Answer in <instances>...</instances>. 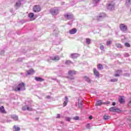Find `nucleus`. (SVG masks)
<instances>
[{"instance_id":"nucleus-52","label":"nucleus","mask_w":131,"mask_h":131,"mask_svg":"<svg viewBox=\"0 0 131 131\" xmlns=\"http://www.w3.org/2000/svg\"><path fill=\"white\" fill-rule=\"evenodd\" d=\"M18 1H19V2H23V0H18Z\"/></svg>"},{"instance_id":"nucleus-34","label":"nucleus","mask_w":131,"mask_h":131,"mask_svg":"<svg viewBox=\"0 0 131 131\" xmlns=\"http://www.w3.org/2000/svg\"><path fill=\"white\" fill-rule=\"evenodd\" d=\"M129 75H130V74L129 73H125L123 74V76H125L127 77H129Z\"/></svg>"},{"instance_id":"nucleus-23","label":"nucleus","mask_w":131,"mask_h":131,"mask_svg":"<svg viewBox=\"0 0 131 131\" xmlns=\"http://www.w3.org/2000/svg\"><path fill=\"white\" fill-rule=\"evenodd\" d=\"M0 112H1V113H3V114L6 113V110H5V108L4 107V106H2L0 107Z\"/></svg>"},{"instance_id":"nucleus-53","label":"nucleus","mask_w":131,"mask_h":131,"mask_svg":"<svg viewBox=\"0 0 131 131\" xmlns=\"http://www.w3.org/2000/svg\"><path fill=\"white\" fill-rule=\"evenodd\" d=\"M2 53H5V51L4 50L2 51Z\"/></svg>"},{"instance_id":"nucleus-2","label":"nucleus","mask_w":131,"mask_h":131,"mask_svg":"<svg viewBox=\"0 0 131 131\" xmlns=\"http://www.w3.org/2000/svg\"><path fill=\"white\" fill-rule=\"evenodd\" d=\"M50 13L53 16H56L59 14V8L57 7L51 8L50 10Z\"/></svg>"},{"instance_id":"nucleus-19","label":"nucleus","mask_w":131,"mask_h":131,"mask_svg":"<svg viewBox=\"0 0 131 131\" xmlns=\"http://www.w3.org/2000/svg\"><path fill=\"white\" fill-rule=\"evenodd\" d=\"M78 106L79 108H81L82 107V105L83 104L82 100L78 99Z\"/></svg>"},{"instance_id":"nucleus-7","label":"nucleus","mask_w":131,"mask_h":131,"mask_svg":"<svg viewBox=\"0 0 131 131\" xmlns=\"http://www.w3.org/2000/svg\"><path fill=\"white\" fill-rule=\"evenodd\" d=\"M109 111H111V112H118V113L121 112L120 110L116 107H112L110 108Z\"/></svg>"},{"instance_id":"nucleus-13","label":"nucleus","mask_w":131,"mask_h":131,"mask_svg":"<svg viewBox=\"0 0 131 131\" xmlns=\"http://www.w3.org/2000/svg\"><path fill=\"white\" fill-rule=\"evenodd\" d=\"M121 73H122V71L118 70V71H116V74L114 75V76H115V77H119Z\"/></svg>"},{"instance_id":"nucleus-36","label":"nucleus","mask_w":131,"mask_h":131,"mask_svg":"<svg viewBox=\"0 0 131 131\" xmlns=\"http://www.w3.org/2000/svg\"><path fill=\"white\" fill-rule=\"evenodd\" d=\"M99 2H100V0H93V4L94 5H96V4H98V3H99Z\"/></svg>"},{"instance_id":"nucleus-20","label":"nucleus","mask_w":131,"mask_h":131,"mask_svg":"<svg viewBox=\"0 0 131 131\" xmlns=\"http://www.w3.org/2000/svg\"><path fill=\"white\" fill-rule=\"evenodd\" d=\"M76 73H77V72L75 71H69L68 72L69 75H70L71 76L72 75H75Z\"/></svg>"},{"instance_id":"nucleus-6","label":"nucleus","mask_w":131,"mask_h":131,"mask_svg":"<svg viewBox=\"0 0 131 131\" xmlns=\"http://www.w3.org/2000/svg\"><path fill=\"white\" fill-rule=\"evenodd\" d=\"M33 11L35 13H38L40 12V6L39 5H35L33 8Z\"/></svg>"},{"instance_id":"nucleus-4","label":"nucleus","mask_w":131,"mask_h":131,"mask_svg":"<svg viewBox=\"0 0 131 131\" xmlns=\"http://www.w3.org/2000/svg\"><path fill=\"white\" fill-rule=\"evenodd\" d=\"M119 27L121 31H122L123 32H125V31L127 30V26L124 24H120Z\"/></svg>"},{"instance_id":"nucleus-54","label":"nucleus","mask_w":131,"mask_h":131,"mask_svg":"<svg viewBox=\"0 0 131 131\" xmlns=\"http://www.w3.org/2000/svg\"><path fill=\"white\" fill-rule=\"evenodd\" d=\"M53 80H56V79H52Z\"/></svg>"},{"instance_id":"nucleus-35","label":"nucleus","mask_w":131,"mask_h":131,"mask_svg":"<svg viewBox=\"0 0 131 131\" xmlns=\"http://www.w3.org/2000/svg\"><path fill=\"white\" fill-rule=\"evenodd\" d=\"M125 47L126 48H130V45L127 42L125 43Z\"/></svg>"},{"instance_id":"nucleus-30","label":"nucleus","mask_w":131,"mask_h":131,"mask_svg":"<svg viewBox=\"0 0 131 131\" xmlns=\"http://www.w3.org/2000/svg\"><path fill=\"white\" fill-rule=\"evenodd\" d=\"M116 46L117 48H120V49H122V45L120 43H117L116 45Z\"/></svg>"},{"instance_id":"nucleus-14","label":"nucleus","mask_w":131,"mask_h":131,"mask_svg":"<svg viewBox=\"0 0 131 131\" xmlns=\"http://www.w3.org/2000/svg\"><path fill=\"white\" fill-rule=\"evenodd\" d=\"M34 79L36 80V81H39L40 82L44 81L45 80V79H42V78L39 77H35Z\"/></svg>"},{"instance_id":"nucleus-15","label":"nucleus","mask_w":131,"mask_h":131,"mask_svg":"<svg viewBox=\"0 0 131 131\" xmlns=\"http://www.w3.org/2000/svg\"><path fill=\"white\" fill-rule=\"evenodd\" d=\"M77 32V30L75 28H73L69 31L70 34H75Z\"/></svg>"},{"instance_id":"nucleus-27","label":"nucleus","mask_w":131,"mask_h":131,"mask_svg":"<svg viewBox=\"0 0 131 131\" xmlns=\"http://www.w3.org/2000/svg\"><path fill=\"white\" fill-rule=\"evenodd\" d=\"M119 102H120V104H122V103H123V102H124V100L123 99V98L122 96H121L119 98Z\"/></svg>"},{"instance_id":"nucleus-33","label":"nucleus","mask_w":131,"mask_h":131,"mask_svg":"<svg viewBox=\"0 0 131 131\" xmlns=\"http://www.w3.org/2000/svg\"><path fill=\"white\" fill-rule=\"evenodd\" d=\"M112 43V41L111 40H108L106 41V46H110Z\"/></svg>"},{"instance_id":"nucleus-38","label":"nucleus","mask_w":131,"mask_h":131,"mask_svg":"<svg viewBox=\"0 0 131 131\" xmlns=\"http://www.w3.org/2000/svg\"><path fill=\"white\" fill-rule=\"evenodd\" d=\"M124 56L125 57H129V54L125 53L124 54Z\"/></svg>"},{"instance_id":"nucleus-50","label":"nucleus","mask_w":131,"mask_h":131,"mask_svg":"<svg viewBox=\"0 0 131 131\" xmlns=\"http://www.w3.org/2000/svg\"><path fill=\"white\" fill-rule=\"evenodd\" d=\"M92 118H93V116H89V119H92Z\"/></svg>"},{"instance_id":"nucleus-55","label":"nucleus","mask_w":131,"mask_h":131,"mask_svg":"<svg viewBox=\"0 0 131 131\" xmlns=\"http://www.w3.org/2000/svg\"><path fill=\"white\" fill-rule=\"evenodd\" d=\"M129 126H130V127H131V124H129Z\"/></svg>"},{"instance_id":"nucleus-8","label":"nucleus","mask_w":131,"mask_h":131,"mask_svg":"<svg viewBox=\"0 0 131 131\" xmlns=\"http://www.w3.org/2000/svg\"><path fill=\"white\" fill-rule=\"evenodd\" d=\"M104 17H105V13H101L97 17V19L98 21H102Z\"/></svg>"},{"instance_id":"nucleus-5","label":"nucleus","mask_w":131,"mask_h":131,"mask_svg":"<svg viewBox=\"0 0 131 131\" xmlns=\"http://www.w3.org/2000/svg\"><path fill=\"white\" fill-rule=\"evenodd\" d=\"M104 104V105H108L109 104H110V102L109 101H106L105 102H102V100H98V101H97L96 102V106H101V105L102 104Z\"/></svg>"},{"instance_id":"nucleus-37","label":"nucleus","mask_w":131,"mask_h":131,"mask_svg":"<svg viewBox=\"0 0 131 131\" xmlns=\"http://www.w3.org/2000/svg\"><path fill=\"white\" fill-rule=\"evenodd\" d=\"M108 118H109V116H103V119L104 120H108Z\"/></svg>"},{"instance_id":"nucleus-31","label":"nucleus","mask_w":131,"mask_h":131,"mask_svg":"<svg viewBox=\"0 0 131 131\" xmlns=\"http://www.w3.org/2000/svg\"><path fill=\"white\" fill-rule=\"evenodd\" d=\"M29 18H33L34 17V14L33 13H30L29 14Z\"/></svg>"},{"instance_id":"nucleus-42","label":"nucleus","mask_w":131,"mask_h":131,"mask_svg":"<svg viewBox=\"0 0 131 131\" xmlns=\"http://www.w3.org/2000/svg\"><path fill=\"white\" fill-rule=\"evenodd\" d=\"M68 78H69V79H70L71 80H73L74 79V77H68Z\"/></svg>"},{"instance_id":"nucleus-24","label":"nucleus","mask_w":131,"mask_h":131,"mask_svg":"<svg viewBox=\"0 0 131 131\" xmlns=\"http://www.w3.org/2000/svg\"><path fill=\"white\" fill-rule=\"evenodd\" d=\"M103 65L101 64H98L97 66V69H98V70H103Z\"/></svg>"},{"instance_id":"nucleus-46","label":"nucleus","mask_w":131,"mask_h":131,"mask_svg":"<svg viewBox=\"0 0 131 131\" xmlns=\"http://www.w3.org/2000/svg\"><path fill=\"white\" fill-rule=\"evenodd\" d=\"M60 117H61V116L60 115V114H58L57 115L56 118H60Z\"/></svg>"},{"instance_id":"nucleus-51","label":"nucleus","mask_w":131,"mask_h":131,"mask_svg":"<svg viewBox=\"0 0 131 131\" xmlns=\"http://www.w3.org/2000/svg\"><path fill=\"white\" fill-rule=\"evenodd\" d=\"M39 119V118H36V120H38Z\"/></svg>"},{"instance_id":"nucleus-1","label":"nucleus","mask_w":131,"mask_h":131,"mask_svg":"<svg viewBox=\"0 0 131 131\" xmlns=\"http://www.w3.org/2000/svg\"><path fill=\"white\" fill-rule=\"evenodd\" d=\"M14 91L15 92H20V91H25V84L24 83L21 82L18 84V86L15 88Z\"/></svg>"},{"instance_id":"nucleus-39","label":"nucleus","mask_w":131,"mask_h":131,"mask_svg":"<svg viewBox=\"0 0 131 131\" xmlns=\"http://www.w3.org/2000/svg\"><path fill=\"white\" fill-rule=\"evenodd\" d=\"M23 110H24V111H25L26 110H27V105L23 106Z\"/></svg>"},{"instance_id":"nucleus-47","label":"nucleus","mask_w":131,"mask_h":131,"mask_svg":"<svg viewBox=\"0 0 131 131\" xmlns=\"http://www.w3.org/2000/svg\"><path fill=\"white\" fill-rule=\"evenodd\" d=\"M112 105H113V106H115V105H116V103H115V102H113L112 103Z\"/></svg>"},{"instance_id":"nucleus-9","label":"nucleus","mask_w":131,"mask_h":131,"mask_svg":"<svg viewBox=\"0 0 131 131\" xmlns=\"http://www.w3.org/2000/svg\"><path fill=\"white\" fill-rule=\"evenodd\" d=\"M21 1H19L16 2L15 4L14 5V8L16 10H18V9L21 7Z\"/></svg>"},{"instance_id":"nucleus-41","label":"nucleus","mask_w":131,"mask_h":131,"mask_svg":"<svg viewBox=\"0 0 131 131\" xmlns=\"http://www.w3.org/2000/svg\"><path fill=\"white\" fill-rule=\"evenodd\" d=\"M100 50H101V51H104V46H103V45H101L100 46Z\"/></svg>"},{"instance_id":"nucleus-25","label":"nucleus","mask_w":131,"mask_h":131,"mask_svg":"<svg viewBox=\"0 0 131 131\" xmlns=\"http://www.w3.org/2000/svg\"><path fill=\"white\" fill-rule=\"evenodd\" d=\"M11 118L13 119V120H18V116L16 115H13L11 116Z\"/></svg>"},{"instance_id":"nucleus-17","label":"nucleus","mask_w":131,"mask_h":131,"mask_svg":"<svg viewBox=\"0 0 131 131\" xmlns=\"http://www.w3.org/2000/svg\"><path fill=\"white\" fill-rule=\"evenodd\" d=\"M64 17H65V18H67V19H68V20H70V19L73 18V15L66 14V15H64Z\"/></svg>"},{"instance_id":"nucleus-3","label":"nucleus","mask_w":131,"mask_h":131,"mask_svg":"<svg viewBox=\"0 0 131 131\" xmlns=\"http://www.w3.org/2000/svg\"><path fill=\"white\" fill-rule=\"evenodd\" d=\"M107 9L110 11H113L115 9V3L111 2L108 3L107 5Z\"/></svg>"},{"instance_id":"nucleus-29","label":"nucleus","mask_w":131,"mask_h":131,"mask_svg":"<svg viewBox=\"0 0 131 131\" xmlns=\"http://www.w3.org/2000/svg\"><path fill=\"white\" fill-rule=\"evenodd\" d=\"M86 43L87 45H91V39L86 38Z\"/></svg>"},{"instance_id":"nucleus-16","label":"nucleus","mask_w":131,"mask_h":131,"mask_svg":"<svg viewBox=\"0 0 131 131\" xmlns=\"http://www.w3.org/2000/svg\"><path fill=\"white\" fill-rule=\"evenodd\" d=\"M71 57L72 58V59H76V58H78V57H79V54L77 53H73L71 54Z\"/></svg>"},{"instance_id":"nucleus-21","label":"nucleus","mask_w":131,"mask_h":131,"mask_svg":"<svg viewBox=\"0 0 131 131\" xmlns=\"http://www.w3.org/2000/svg\"><path fill=\"white\" fill-rule=\"evenodd\" d=\"M33 73H34V71H33V70L31 69L28 71L27 73L26 74V75H32V74H33Z\"/></svg>"},{"instance_id":"nucleus-57","label":"nucleus","mask_w":131,"mask_h":131,"mask_svg":"<svg viewBox=\"0 0 131 131\" xmlns=\"http://www.w3.org/2000/svg\"><path fill=\"white\" fill-rule=\"evenodd\" d=\"M20 74H23V73H20Z\"/></svg>"},{"instance_id":"nucleus-44","label":"nucleus","mask_w":131,"mask_h":131,"mask_svg":"<svg viewBox=\"0 0 131 131\" xmlns=\"http://www.w3.org/2000/svg\"><path fill=\"white\" fill-rule=\"evenodd\" d=\"M27 110H28V111H31L32 108H30V107L27 106Z\"/></svg>"},{"instance_id":"nucleus-43","label":"nucleus","mask_w":131,"mask_h":131,"mask_svg":"<svg viewBox=\"0 0 131 131\" xmlns=\"http://www.w3.org/2000/svg\"><path fill=\"white\" fill-rule=\"evenodd\" d=\"M66 120H67V121H70L71 120V118L70 117H67Z\"/></svg>"},{"instance_id":"nucleus-10","label":"nucleus","mask_w":131,"mask_h":131,"mask_svg":"<svg viewBox=\"0 0 131 131\" xmlns=\"http://www.w3.org/2000/svg\"><path fill=\"white\" fill-rule=\"evenodd\" d=\"M94 74L96 76V77H100V73L99 71L97 70L95 68L93 69Z\"/></svg>"},{"instance_id":"nucleus-18","label":"nucleus","mask_w":131,"mask_h":131,"mask_svg":"<svg viewBox=\"0 0 131 131\" xmlns=\"http://www.w3.org/2000/svg\"><path fill=\"white\" fill-rule=\"evenodd\" d=\"M83 78L85 81L88 82V83H91L92 82V80H91V79H90V78L86 76H84Z\"/></svg>"},{"instance_id":"nucleus-12","label":"nucleus","mask_w":131,"mask_h":131,"mask_svg":"<svg viewBox=\"0 0 131 131\" xmlns=\"http://www.w3.org/2000/svg\"><path fill=\"white\" fill-rule=\"evenodd\" d=\"M50 60H52V61H59L60 57L58 56L50 57Z\"/></svg>"},{"instance_id":"nucleus-22","label":"nucleus","mask_w":131,"mask_h":131,"mask_svg":"<svg viewBox=\"0 0 131 131\" xmlns=\"http://www.w3.org/2000/svg\"><path fill=\"white\" fill-rule=\"evenodd\" d=\"M130 1L131 0H125V6L126 7H129V6H130Z\"/></svg>"},{"instance_id":"nucleus-56","label":"nucleus","mask_w":131,"mask_h":131,"mask_svg":"<svg viewBox=\"0 0 131 131\" xmlns=\"http://www.w3.org/2000/svg\"><path fill=\"white\" fill-rule=\"evenodd\" d=\"M129 113H130V114H131V110H130Z\"/></svg>"},{"instance_id":"nucleus-26","label":"nucleus","mask_w":131,"mask_h":131,"mask_svg":"<svg viewBox=\"0 0 131 131\" xmlns=\"http://www.w3.org/2000/svg\"><path fill=\"white\" fill-rule=\"evenodd\" d=\"M13 128H14V131H20L21 130V128L19 127H18L16 125H14Z\"/></svg>"},{"instance_id":"nucleus-45","label":"nucleus","mask_w":131,"mask_h":131,"mask_svg":"<svg viewBox=\"0 0 131 131\" xmlns=\"http://www.w3.org/2000/svg\"><path fill=\"white\" fill-rule=\"evenodd\" d=\"M90 123L86 125V128H90Z\"/></svg>"},{"instance_id":"nucleus-40","label":"nucleus","mask_w":131,"mask_h":131,"mask_svg":"<svg viewBox=\"0 0 131 131\" xmlns=\"http://www.w3.org/2000/svg\"><path fill=\"white\" fill-rule=\"evenodd\" d=\"M73 119L74 120H78V119H79V117L78 116H76L75 117L73 118Z\"/></svg>"},{"instance_id":"nucleus-49","label":"nucleus","mask_w":131,"mask_h":131,"mask_svg":"<svg viewBox=\"0 0 131 131\" xmlns=\"http://www.w3.org/2000/svg\"><path fill=\"white\" fill-rule=\"evenodd\" d=\"M128 105L129 106H131V99H130V101L129 102Z\"/></svg>"},{"instance_id":"nucleus-28","label":"nucleus","mask_w":131,"mask_h":131,"mask_svg":"<svg viewBox=\"0 0 131 131\" xmlns=\"http://www.w3.org/2000/svg\"><path fill=\"white\" fill-rule=\"evenodd\" d=\"M65 64L66 65H70V64H73V62L71 61V60H66Z\"/></svg>"},{"instance_id":"nucleus-48","label":"nucleus","mask_w":131,"mask_h":131,"mask_svg":"<svg viewBox=\"0 0 131 131\" xmlns=\"http://www.w3.org/2000/svg\"><path fill=\"white\" fill-rule=\"evenodd\" d=\"M47 99H51V96L49 95L47 96Z\"/></svg>"},{"instance_id":"nucleus-11","label":"nucleus","mask_w":131,"mask_h":131,"mask_svg":"<svg viewBox=\"0 0 131 131\" xmlns=\"http://www.w3.org/2000/svg\"><path fill=\"white\" fill-rule=\"evenodd\" d=\"M64 100L65 101L63 102V107H66V106H67V104H68V102H69V99L67 96H65Z\"/></svg>"},{"instance_id":"nucleus-32","label":"nucleus","mask_w":131,"mask_h":131,"mask_svg":"<svg viewBox=\"0 0 131 131\" xmlns=\"http://www.w3.org/2000/svg\"><path fill=\"white\" fill-rule=\"evenodd\" d=\"M111 81L112 82H116L118 81V79H116V78L112 79L111 80Z\"/></svg>"}]
</instances>
